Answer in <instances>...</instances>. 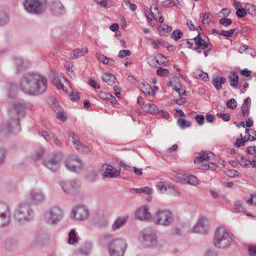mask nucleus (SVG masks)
I'll return each instance as SVG.
<instances>
[{
  "label": "nucleus",
  "mask_w": 256,
  "mask_h": 256,
  "mask_svg": "<svg viewBox=\"0 0 256 256\" xmlns=\"http://www.w3.org/2000/svg\"><path fill=\"white\" fill-rule=\"evenodd\" d=\"M170 185L165 182H160L157 184L156 188L160 192L166 194Z\"/></svg>",
  "instance_id": "41"
},
{
  "label": "nucleus",
  "mask_w": 256,
  "mask_h": 256,
  "mask_svg": "<svg viewBox=\"0 0 256 256\" xmlns=\"http://www.w3.org/2000/svg\"><path fill=\"white\" fill-rule=\"evenodd\" d=\"M150 12L146 11L144 14L147 18L148 22L151 26H154L157 22V16L160 14V11L158 7L154 6H152L150 8Z\"/></svg>",
  "instance_id": "17"
},
{
  "label": "nucleus",
  "mask_w": 256,
  "mask_h": 256,
  "mask_svg": "<svg viewBox=\"0 0 256 256\" xmlns=\"http://www.w3.org/2000/svg\"><path fill=\"white\" fill-rule=\"evenodd\" d=\"M246 136L242 138V136L240 139H237L234 144H244L246 142L254 141L256 140V132L252 129H246Z\"/></svg>",
  "instance_id": "23"
},
{
  "label": "nucleus",
  "mask_w": 256,
  "mask_h": 256,
  "mask_svg": "<svg viewBox=\"0 0 256 256\" xmlns=\"http://www.w3.org/2000/svg\"><path fill=\"white\" fill-rule=\"evenodd\" d=\"M183 36L182 32L179 30H174L172 35L171 38L174 40H178L179 38H181Z\"/></svg>",
  "instance_id": "53"
},
{
  "label": "nucleus",
  "mask_w": 256,
  "mask_h": 256,
  "mask_svg": "<svg viewBox=\"0 0 256 256\" xmlns=\"http://www.w3.org/2000/svg\"><path fill=\"white\" fill-rule=\"evenodd\" d=\"M7 89L8 92V94L10 97L15 94L16 90V86L12 84H8L7 86Z\"/></svg>",
  "instance_id": "52"
},
{
  "label": "nucleus",
  "mask_w": 256,
  "mask_h": 256,
  "mask_svg": "<svg viewBox=\"0 0 256 256\" xmlns=\"http://www.w3.org/2000/svg\"><path fill=\"white\" fill-rule=\"evenodd\" d=\"M62 216L63 211L58 206L52 207L44 214L45 220L50 224L58 223Z\"/></svg>",
  "instance_id": "10"
},
{
  "label": "nucleus",
  "mask_w": 256,
  "mask_h": 256,
  "mask_svg": "<svg viewBox=\"0 0 256 256\" xmlns=\"http://www.w3.org/2000/svg\"><path fill=\"white\" fill-rule=\"evenodd\" d=\"M190 40H194L196 44L194 50L198 54H201L202 50H206L210 46L208 38L205 36H201L200 34L194 38L190 39Z\"/></svg>",
  "instance_id": "15"
},
{
  "label": "nucleus",
  "mask_w": 256,
  "mask_h": 256,
  "mask_svg": "<svg viewBox=\"0 0 256 256\" xmlns=\"http://www.w3.org/2000/svg\"><path fill=\"white\" fill-rule=\"evenodd\" d=\"M76 148L82 154H88L91 152V149L86 145H76Z\"/></svg>",
  "instance_id": "44"
},
{
  "label": "nucleus",
  "mask_w": 256,
  "mask_h": 256,
  "mask_svg": "<svg viewBox=\"0 0 256 256\" xmlns=\"http://www.w3.org/2000/svg\"><path fill=\"white\" fill-rule=\"evenodd\" d=\"M62 160L61 154L54 156L48 160H45L44 162V166L52 171H56L58 167V162Z\"/></svg>",
  "instance_id": "18"
},
{
  "label": "nucleus",
  "mask_w": 256,
  "mask_h": 256,
  "mask_svg": "<svg viewBox=\"0 0 256 256\" xmlns=\"http://www.w3.org/2000/svg\"><path fill=\"white\" fill-rule=\"evenodd\" d=\"M237 106V102L235 99L231 98L226 102V106L230 109L234 110Z\"/></svg>",
  "instance_id": "56"
},
{
  "label": "nucleus",
  "mask_w": 256,
  "mask_h": 256,
  "mask_svg": "<svg viewBox=\"0 0 256 256\" xmlns=\"http://www.w3.org/2000/svg\"><path fill=\"white\" fill-rule=\"evenodd\" d=\"M88 52L87 48H82V49H76L74 50L70 54V58L72 59L77 58L82 56L86 54Z\"/></svg>",
  "instance_id": "35"
},
{
  "label": "nucleus",
  "mask_w": 256,
  "mask_h": 256,
  "mask_svg": "<svg viewBox=\"0 0 256 256\" xmlns=\"http://www.w3.org/2000/svg\"><path fill=\"white\" fill-rule=\"evenodd\" d=\"M6 156V150L4 148H0V166L4 163Z\"/></svg>",
  "instance_id": "59"
},
{
  "label": "nucleus",
  "mask_w": 256,
  "mask_h": 256,
  "mask_svg": "<svg viewBox=\"0 0 256 256\" xmlns=\"http://www.w3.org/2000/svg\"><path fill=\"white\" fill-rule=\"evenodd\" d=\"M68 140L69 142H72L74 144H77V143L79 142V138L78 136L73 133L69 134Z\"/></svg>",
  "instance_id": "55"
},
{
  "label": "nucleus",
  "mask_w": 256,
  "mask_h": 256,
  "mask_svg": "<svg viewBox=\"0 0 256 256\" xmlns=\"http://www.w3.org/2000/svg\"><path fill=\"white\" fill-rule=\"evenodd\" d=\"M72 216L76 220L82 221L88 218L89 212L86 206H78L72 210Z\"/></svg>",
  "instance_id": "16"
},
{
  "label": "nucleus",
  "mask_w": 256,
  "mask_h": 256,
  "mask_svg": "<svg viewBox=\"0 0 256 256\" xmlns=\"http://www.w3.org/2000/svg\"><path fill=\"white\" fill-rule=\"evenodd\" d=\"M236 29H230L229 30H222L219 34V36H222L225 37H232Z\"/></svg>",
  "instance_id": "49"
},
{
  "label": "nucleus",
  "mask_w": 256,
  "mask_h": 256,
  "mask_svg": "<svg viewBox=\"0 0 256 256\" xmlns=\"http://www.w3.org/2000/svg\"><path fill=\"white\" fill-rule=\"evenodd\" d=\"M251 104V99L247 98L242 107V112L244 117H247L250 114V108Z\"/></svg>",
  "instance_id": "31"
},
{
  "label": "nucleus",
  "mask_w": 256,
  "mask_h": 256,
  "mask_svg": "<svg viewBox=\"0 0 256 256\" xmlns=\"http://www.w3.org/2000/svg\"><path fill=\"white\" fill-rule=\"evenodd\" d=\"M11 218V212L9 206L4 203H0V228L9 226Z\"/></svg>",
  "instance_id": "13"
},
{
  "label": "nucleus",
  "mask_w": 256,
  "mask_h": 256,
  "mask_svg": "<svg viewBox=\"0 0 256 256\" xmlns=\"http://www.w3.org/2000/svg\"><path fill=\"white\" fill-rule=\"evenodd\" d=\"M53 82L57 88L62 90L64 92H68L71 90L68 81L64 78H55Z\"/></svg>",
  "instance_id": "22"
},
{
  "label": "nucleus",
  "mask_w": 256,
  "mask_h": 256,
  "mask_svg": "<svg viewBox=\"0 0 256 256\" xmlns=\"http://www.w3.org/2000/svg\"><path fill=\"white\" fill-rule=\"evenodd\" d=\"M50 10L55 15L62 14L65 13V9L62 4L59 1H52L50 4Z\"/></svg>",
  "instance_id": "24"
},
{
  "label": "nucleus",
  "mask_w": 256,
  "mask_h": 256,
  "mask_svg": "<svg viewBox=\"0 0 256 256\" xmlns=\"http://www.w3.org/2000/svg\"><path fill=\"white\" fill-rule=\"evenodd\" d=\"M24 6L27 12L32 14H40L48 7L47 0H24Z\"/></svg>",
  "instance_id": "5"
},
{
  "label": "nucleus",
  "mask_w": 256,
  "mask_h": 256,
  "mask_svg": "<svg viewBox=\"0 0 256 256\" xmlns=\"http://www.w3.org/2000/svg\"><path fill=\"white\" fill-rule=\"evenodd\" d=\"M104 172L102 174V177L115 178L118 177L120 175V169H116L112 166H108L106 164L102 166Z\"/></svg>",
  "instance_id": "19"
},
{
  "label": "nucleus",
  "mask_w": 256,
  "mask_h": 256,
  "mask_svg": "<svg viewBox=\"0 0 256 256\" xmlns=\"http://www.w3.org/2000/svg\"><path fill=\"white\" fill-rule=\"evenodd\" d=\"M214 156L213 153L211 152H201L194 158V163L199 169L208 170L210 165L204 164V162L210 160L211 158L214 157Z\"/></svg>",
  "instance_id": "14"
},
{
  "label": "nucleus",
  "mask_w": 256,
  "mask_h": 256,
  "mask_svg": "<svg viewBox=\"0 0 256 256\" xmlns=\"http://www.w3.org/2000/svg\"><path fill=\"white\" fill-rule=\"evenodd\" d=\"M52 108L56 114V117L58 118L62 122L66 120V116L65 112L58 103H54L52 106Z\"/></svg>",
  "instance_id": "25"
},
{
  "label": "nucleus",
  "mask_w": 256,
  "mask_h": 256,
  "mask_svg": "<svg viewBox=\"0 0 256 256\" xmlns=\"http://www.w3.org/2000/svg\"><path fill=\"white\" fill-rule=\"evenodd\" d=\"M65 166L70 172L79 173L82 170L84 164L80 159L76 156H69L65 161Z\"/></svg>",
  "instance_id": "12"
},
{
  "label": "nucleus",
  "mask_w": 256,
  "mask_h": 256,
  "mask_svg": "<svg viewBox=\"0 0 256 256\" xmlns=\"http://www.w3.org/2000/svg\"><path fill=\"white\" fill-rule=\"evenodd\" d=\"M165 60L166 58L162 54H158L152 60V65L158 67V66H160L164 64Z\"/></svg>",
  "instance_id": "32"
},
{
  "label": "nucleus",
  "mask_w": 256,
  "mask_h": 256,
  "mask_svg": "<svg viewBox=\"0 0 256 256\" xmlns=\"http://www.w3.org/2000/svg\"><path fill=\"white\" fill-rule=\"evenodd\" d=\"M64 67L66 70L68 74L72 78L74 76V71L72 69V65L69 62H66L64 64Z\"/></svg>",
  "instance_id": "48"
},
{
  "label": "nucleus",
  "mask_w": 256,
  "mask_h": 256,
  "mask_svg": "<svg viewBox=\"0 0 256 256\" xmlns=\"http://www.w3.org/2000/svg\"><path fill=\"white\" fill-rule=\"evenodd\" d=\"M162 6L166 8H172L176 6L177 8H181L182 4L178 0H166L162 2Z\"/></svg>",
  "instance_id": "34"
},
{
  "label": "nucleus",
  "mask_w": 256,
  "mask_h": 256,
  "mask_svg": "<svg viewBox=\"0 0 256 256\" xmlns=\"http://www.w3.org/2000/svg\"><path fill=\"white\" fill-rule=\"evenodd\" d=\"M184 180L185 181L184 182L188 184L194 185L198 184L197 178L193 175L186 176V178H184Z\"/></svg>",
  "instance_id": "45"
},
{
  "label": "nucleus",
  "mask_w": 256,
  "mask_h": 256,
  "mask_svg": "<svg viewBox=\"0 0 256 256\" xmlns=\"http://www.w3.org/2000/svg\"><path fill=\"white\" fill-rule=\"evenodd\" d=\"M197 78L202 79L204 82L208 81L209 78L208 74L206 73L200 72L199 74H196Z\"/></svg>",
  "instance_id": "62"
},
{
  "label": "nucleus",
  "mask_w": 256,
  "mask_h": 256,
  "mask_svg": "<svg viewBox=\"0 0 256 256\" xmlns=\"http://www.w3.org/2000/svg\"><path fill=\"white\" fill-rule=\"evenodd\" d=\"M34 216L33 210L30 205L26 204H19L14 210V218L19 223L30 222Z\"/></svg>",
  "instance_id": "4"
},
{
  "label": "nucleus",
  "mask_w": 256,
  "mask_h": 256,
  "mask_svg": "<svg viewBox=\"0 0 256 256\" xmlns=\"http://www.w3.org/2000/svg\"><path fill=\"white\" fill-rule=\"evenodd\" d=\"M14 64L16 66L17 70L18 71L22 68L24 66V62L20 58H18L14 60Z\"/></svg>",
  "instance_id": "51"
},
{
  "label": "nucleus",
  "mask_w": 256,
  "mask_h": 256,
  "mask_svg": "<svg viewBox=\"0 0 256 256\" xmlns=\"http://www.w3.org/2000/svg\"><path fill=\"white\" fill-rule=\"evenodd\" d=\"M246 14V10L243 8H238L237 10L236 16L238 18H244Z\"/></svg>",
  "instance_id": "63"
},
{
  "label": "nucleus",
  "mask_w": 256,
  "mask_h": 256,
  "mask_svg": "<svg viewBox=\"0 0 256 256\" xmlns=\"http://www.w3.org/2000/svg\"><path fill=\"white\" fill-rule=\"evenodd\" d=\"M152 220L156 224L168 226L172 222V214L168 210H159L154 215Z\"/></svg>",
  "instance_id": "7"
},
{
  "label": "nucleus",
  "mask_w": 256,
  "mask_h": 256,
  "mask_svg": "<svg viewBox=\"0 0 256 256\" xmlns=\"http://www.w3.org/2000/svg\"><path fill=\"white\" fill-rule=\"evenodd\" d=\"M14 124H16L14 121V118H12L11 122L4 123L2 124L0 128V134L7 136L12 132V129L11 126Z\"/></svg>",
  "instance_id": "26"
},
{
  "label": "nucleus",
  "mask_w": 256,
  "mask_h": 256,
  "mask_svg": "<svg viewBox=\"0 0 256 256\" xmlns=\"http://www.w3.org/2000/svg\"><path fill=\"white\" fill-rule=\"evenodd\" d=\"M135 217L136 219L148 221L152 218V216L149 212L148 207L144 206L138 209L135 212Z\"/></svg>",
  "instance_id": "20"
},
{
  "label": "nucleus",
  "mask_w": 256,
  "mask_h": 256,
  "mask_svg": "<svg viewBox=\"0 0 256 256\" xmlns=\"http://www.w3.org/2000/svg\"><path fill=\"white\" fill-rule=\"evenodd\" d=\"M220 23L224 26H228L232 24V20L230 18H222L220 20Z\"/></svg>",
  "instance_id": "58"
},
{
  "label": "nucleus",
  "mask_w": 256,
  "mask_h": 256,
  "mask_svg": "<svg viewBox=\"0 0 256 256\" xmlns=\"http://www.w3.org/2000/svg\"><path fill=\"white\" fill-rule=\"evenodd\" d=\"M141 90L146 96H150L154 94L153 90L150 84L146 82L142 83L140 86Z\"/></svg>",
  "instance_id": "33"
},
{
  "label": "nucleus",
  "mask_w": 256,
  "mask_h": 256,
  "mask_svg": "<svg viewBox=\"0 0 256 256\" xmlns=\"http://www.w3.org/2000/svg\"><path fill=\"white\" fill-rule=\"evenodd\" d=\"M102 78L106 84L110 86L112 85L115 83L116 80L115 76L112 74H104L103 75Z\"/></svg>",
  "instance_id": "37"
},
{
  "label": "nucleus",
  "mask_w": 256,
  "mask_h": 256,
  "mask_svg": "<svg viewBox=\"0 0 256 256\" xmlns=\"http://www.w3.org/2000/svg\"><path fill=\"white\" fill-rule=\"evenodd\" d=\"M128 218V216L118 217L112 224V228L114 230H116L122 227L126 223Z\"/></svg>",
  "instance_id": "28"
},
{
  "label": "nucleus",
  "mask_w": 256,
  "mask_h": 256,
  "mask_svg": "<svg viewBox=\"0 0 256 256\" xmlns=\"http://www.w3.org/2000/svg\"><path fill=\"white\" fill-rule=\"evenodd\" d=\"M102 244L108 243L110 256H124L127 247L126 240L122 238H112L108 234H103L99 238Z\"/></svg>",
  "instance_id": "2"
},
{
  "label": "nucleus",
  "mask_w": 256,
  "mask_h": 256,
  "mask_svg": "<svg viewBox=\"0 0 256 256\" xmlns=\"http://www.w3.org/2000/svg\"><path fill=\"white\" fill-rule=\"evenodd\" d=\"M208 228V220L205 218H201L197 224L193 228L192 231L194 232L202 234H206Z\"/></svg>",
  "instance_id": "21"
},
{
  "label": "nucleus",
  "mask_w": 256,
  "mask_h": 256,
  "mask_svg": "<svg viewBox=\"0 0 256 256\" xmlns=\"http://www.w3.org/2000/svg\"><path fill=\"white\" fill-rule=\"evenodd\" d=\"M144 110L152 114H158V108L154 104H146L144 106Z\"/></svg>",
  "instance_id": "39"
},
{
  "label": "nucleus",
  "mask_w": 256,
  "mask_h": 256,
  "mask_svg": "<svg viewBox=\"0 0 256 256\" xmlns=\"http://www.w3.org/2000/svg\"><path fill=\"white\" fill-rule=\"evenodd\" d=\"M166 194L174 196H180L179 190L175 186L171 184L168 189Z\"/></svg>",
  "instance_id": "43"
},
{
  "label": "nucleus",
  "mask_w": 256,
  "mask_h": 256,
  "mask_svg": "<svg viewBox=\"0 0 256 256\" xmlns=\"http://www.w3.org/2000/svg\"><path fill=\"white\" fill-rule=\"evenodd\" d=\"M195 120L200 126H202L204 124V117L202 114H197L195 116Z\"/></svg>",
  "instance_id": "61"
},
{
  "label": "nucleus",
  "mask_w": 256,
  "mask_h": 256,
  "mask_svg": "<svg viewBox=\"0 0 256 256\" xmlns=\"http://www.w3.org/2000/svg\"><path fill=\"white\" fill-rule=\"evenodd\" d=\"M78 239L75 231L74 230H72L68 235V243L70 244H74L76 242Z\"/></svg>",
  "instance_id": "46"
},
{
  "label": "nucleus",
  "mask_w": 256,
  "mask_h": 256,
  "mask_svg": "<svg viewBox=\"0 0 256 256\" xmlns=\"http://www.w3.org/2000/svg\"><path fill=\"white\" fill-rule=\"evenodd\" d=\"M212 84L216 88L217 90H220L222 89V84H224L226 82V79L225 78L217 76L214 77L212 78Z\"/></svg>",
  "instance_id": "30"
},
{
  "label": "nucleus",
  "mask_w": 256,
  "mask_h": 256,
  "mask_svg": "<svg viewBox=\"0 0 256 256\" xmlns=\"http://www.w3.org/2000/svg\"><path fill=\"white\" fill-rule=\"evenodd\" d=\"M178 125L182 129L190 128L191 126V122L182 118L178 120Z\"/></svg>",
  "instance_id": "42"
},
{
  "label": "nucleus",
  "mask_w": 256,
  "mask_h": 256,
  "mask_svg": "<svg viewBox=\"0 0 256 256\" xmlns=\"http://www.w3.org/2000/svg\"><path fill=\"white\" fill-rule=\"evenodd\" d=\"M139 238L143 244L146 246H152L156 243V232L151 228L144 229L140 232Z\"/></svg>",
  "instance_id": "8"
},
{
  "label": "nucleus",
  "mask_w": 256,
  "mask_h": 256,
  "mask_svg": "<svg viewBox=\"0 0 256 256\" xmlns=\"http://www.w3.org/2000/svg\"><path fill=\"white\" fill-rule=\"evenodd\" d=\"M234 208L238 212H244L246 210L242 206V203L240 201H236L234 204Z\"/></svg>",
  "instance_id": "47"
},
{
  "label": "nucleus",
  "mask_w": 256,
  "mask_h": 256,
  "mask_svg": "<svg viewBox=\"0 0 256 256\" xmlns=\"http://www.w3.org/2000/svg\"><path fill=\"white\" fill-rule=\"evenodd\" d=\"M210 14L208 12L204 13L202 16V22L204 24H208L211 20L210 18Z\"/></svg>",
  "instance_id": "60"
},
{
  "label": "nucleus",
  "mask_w": 256,
  "mask_h": 256,
  "mask_svg": "<svg viewBox=\"0 0 256 256\" xmlns=\"http://www.w3.org/2000/svg\"><path fill=\"white\" fill-rule=\"evenodd\" d=\"M96 56L97 59L104 64H107L110 66H114L115 64V61L112 58H108L100 53H96Z\"/></svg>",
  "instance_id": "29"
},
{
  "label": "nucleus",
  "mask_w": 256,
  "mask_h": 256,
  "mask_svg": "<svg viewBox=\"0 0 256 256\" xmlns=\"http://www.w3.org/2000/svg\"><path fill=\"white\" fill-rule=\"evenodd\" d=\"M213 242L214 246L218 248H226L232 244V238L227 230L218 228L215 232Z\"/></svg>",
  "instance_id": "3"
},
{
  "label": "nucleus",
  "mask_w": 256,
  "mask_h": 256,
  "mask_svg": "<svg viewBox=\"0 0 256 256\" xmlns=\"http://www.w3.org/2000/svg\"><path fill=\"white\" fill-rule=\"evenodd\" d=\"M20 87L26 94L38 95L42 94L46 90L47 80L45 76L37 74H27L22 78Z\"/></svg>",
  "instance_id": "1"
},
{
  "label": "nucleus",
  "mask_w": 256,
  "mask_h": 256,
  "mask_svg": "<svg viewBox=\"0 0 256 256\" xmlns=\"http://www.w3.org/2000/svg\"><path fill=\"white\" fill-rule=\"evenodd\" d=\"M156 74L160 76H167L169 74V70L164 68H159L156 70Z\"/></svg>",
  "instance_id": "54"
},
{
  "label": "nucleus",
  "mask_w": 256,
  "mask_h": 256,
  "mask_svg": "<svg viewBox=\"0 0 256 256\" xmlns=\"http://www.w3.org/2000/svg\"><path fill=\"white\" fill-rule=\"evenodd\" d=\"M250 256H256V246H251L248 248Z\"/></svg>",
  "instance_id": "64"
},
{
  "label": "nucleus",
  "mask_w": 256,
  "mask_h": 256,
  "mask_svg": "<svg viewBox=\"0 0 256 256\" xmlns=\"http://www.w3.org/2000/svg\"><path fill=\"white\" fill-rule=\"evenodd\" d=\"M228 78L230 80V86L233 88H236L238 82V76L236 72H232L230 73Z\"/></svg>",
  "instance_id": "36"
},
{
  "label": "nucleus",
  "mask_w": 256,
  "mask_h": 256,
  "mask_svg": "<svg viewBox=\"0 0 256 256\" xmlns=\"http://www.w3.org/2000/svg\"><path fill=\"white\" fill-rule=\"evenodd\" d=\"M132 52L130 50H120L118 54V57L120 58H124L126 56H130Z\"/></svg>",
  "instance_id": "57"
},
{
  "label": "nucleus",
  "mask_w": 256,
  "mask_h": 256,
  "mask_svg": "<svg viewBox=\"0 0 256 256\" xmlns=\"http://www.w3.org/2000/svg\"><path fill=\"white\" fill-rule=\"evenodd\" d=\"M10 18L6 8L0 6V26H2L9 22Z\"/></svg>",
  "instance_id": "27"
},
{
  "label": "nucleus",
  "mask_w": 256,
  "mask_h": 256,
  "mask_svg": "<svg viewBox=\"0 0 256 256\" xmlns=\"http://www.w3.org/2000/svg\"><path fill=\"white\" fill-rule=\"evenodd\" d=\"M238 162L239 164L243 167L246 166L250 164V160L246 159L242 156H240L238 158Z\"/></svg>",
  "instance_id": "50"
},
{
  "label": "nucleus",
  "mask_w": 256,
  "mask_h": 256,
  "mask_svg": "<svg viewBox=\"0 0 256 256\" xmlns=\"http://www.w3.org/2000/svg\"><path fill=\"white\" fill-rule=\"evenodd\" d=\"M26 198L28 200L33 204H40L46 200V197L42 189L33 188L28 192Z\"/></svg>",
  "instance_id": "9"
},
{
  "label": "nucleus",
  "mask_w": 256,
  "mask_h": 256,
  "mask_svg": "<svg viewBox=\"0 0 256 256\" xmlns=\"http://www.w3.org/2000/svg\"><path fill=\"white\" fill-rule=\"evenodd\" d=\"M30 108V105L20 102L14 103L11 106L10 110V114L14 118V121L17 126L19 125L20 118L24 115L26 110Z\"/></svg>",
  "instance_id": "6"
},
{
  "label": "nucleus",
  "mask_w": 256,
  "mask_h": 256,
  "mask_svg": "<svg viewBox=\"0 0 256 256\" xmlns=\"http://www.w3.org/2000/svg\"><path fill=\"white\" fill-rule=\"evenodd\" d=\"M60 184L64 192L70 195L76 194L81 186L80 182L74 180H62Z\"/></svg>",
  "instance_id": "11"
},
{
  "label": "nucleus",
  "mask_w": 256,
  "mask_h": 256,
  "mask_svg": "<svg viewBox=\"0 0 256 256\" xmlns=\"http://www.w3.org/2000/svg\"><path fill=\"white\" fill-rule=\"evenodd\" d=\"M130 192H132V191H134L136 194H146L148 196H150L152 194V190L149 187H143L138 188H132L130 189Z\"/></svg>",
  "instance_id": "38"
},
{
  "label": "nucleus",
  "mask_w": 256,
  "mask_h": 256,
  "mask_svg": "<svg viewBox=\"0 0 256 256\" xmlns=\"http://www.w3.org/2000/svg\"><path fill=\"white\" fill-rule=\"evenodd\" d=\"M44 150L40 148L32 154V158L34 160H38L44 156Z\"/></svg>",
  "instance_id": "40"
}]
</instances>
